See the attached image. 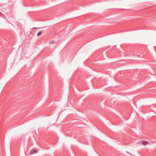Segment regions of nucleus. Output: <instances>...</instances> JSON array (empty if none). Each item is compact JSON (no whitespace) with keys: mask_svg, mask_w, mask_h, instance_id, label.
Masks as SVG:
<instances>
[{"mask_svg":"<svg viewBox=\"0 0 156 156\" xmlns=\"http://www.w3.org/2000/svg\"><path fill=\"white\" fill-rule=\"evenodd\" d=\"M37 150L35 149H34L32 150L31 151H30V155H31L37 153Z\"/></svg>","mask_w":156,"mask_h":156,"instance_id":"1","label":"nucleus"},{"mask_svg":"<svg viewBox=\"0 0 156 156\" xmlns=\"http://www.w3.org/2000/svg\"><path fill=\"white\" fill-rule=\"evenodd\" d=\"M42 32L41 31H39L37 34V36H39L41 35L42 33Z\"/></svg>","mask_w":156,"mask_h":156,"instance_id":"2","label":"nucleus"},{"mask_svg":"<svg viewBox=\"0 0 156 156\" xmlns=\"http://www.w3.org/2000/svg\"><path fill=\"white\" fill-rule=\"evenodd\" d=\"M142 143L143 145L145 146L146 145V141H143V142H142Z\"/></svg>","mask_w":156,"mask_h":156,"instance_id":"3","label":"nucleus"},{"mask_svg":"<svg viewBox=\"0 0 156 156\" xmlns=\"http://www.w3.org/2000/svg\"><path fill=\"white\" fill-rule=\"evenodd\" d=\"M54 41H50L49 42V43L50 44H53L54 43Z\"/></svg>","mask_w":156,"mask_h":156,"instance_id":"4","label":"nucleus"},{"mask_svg":"<svg viewBox=\"0 0 156 156\" xmlns=\"http://www.w3.org/2000/svg\"><path fill=\"white\" fill-rule=\"evenodd\" d=\"M2 14V13L0 12V16H1Z\"/></svg>","mask_w":156,"mask_h":156,"instance_id":"5","label":"nucleus"},{"mask_svg":"<svg viewBox=\"0 0 156 156\" xmlns=\"http://www.w3.org/2000/svg\"><path fill=\"white\" fill-rule=\"evenodd\" d=\"M149 106H147V108H149Z\"/></svg>","mask_w":156,"mask_h":156,"instance_id":"6","label":"nucleus"},{"mask_svg":"<svg viewBox=\"0 0 156 156\" xmlns=\"http://www.w3.org/2000/svg\"><path fill=\"white\" fill-rule=\"evenodd\" d=\"M148 144H149V143L147 141V145Z\"/></svg>","mask_w":156,"mask_h":156,"instance_id":"7","label":"nucleus"}]
</instances>
